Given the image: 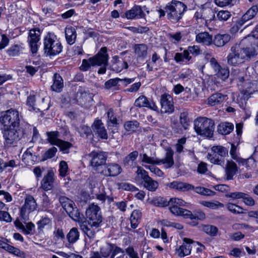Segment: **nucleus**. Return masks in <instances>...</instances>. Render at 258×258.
<instances>
[{
    "instance_id": "f257e3e1",
    "label": "nucleus",
    "mask_w": 258,
    "mask_h": 258,
    "mask_svg": "<svg viewBox=\"0 0 258 258\" xmlns=\"http://www.w3.org/2000/svg\"><path fill=\"white\" fill-rule=\"evenodd\" d=\"M252 33L231 47L227 57L229 65L238 66L258 54V24Z\"/></svg>"
},
{
    "instance_id": "f03ea898",
    "label": "nucleus",
    "mask_w": 258,
    "mask_h": 258,
    "mask_svg": "<svg viewBox=\"0 0 258 258\" xmlns=\"http://www.w3.org/2000/svg\"><path fill=\"white\" fill-rule=\"evenodd\" d=\"M21 117L19 112L13 108L1 114L0 123L3 126V137L7 146L15 145L22 137L28 135V132L20 126Z\"/></svg>"
},
{
    "instance_id": "7ed1b4c3",
    "label": "nucleus",
    "mask_w": 258,
    "mask_h": 258,
    "mask_svg": "<svg viewBox=\"0 0 258 258\" xmlns=\"http://www.w3.org/2000/svg\"><path fill=\"white\" fill-rule=\"evenodd\" d=\"M44 52L47 56H55L59 54L62 50V46L53 33L48 32L43 40Z\"/></svg>"
},
{
    "instance_id": "20e7f679",
    "label": "nucleus",
    "mask_w": 258,
    "mask_h": 258,
    "mask_svg": "<svg viewBox=\"0 0 258 258\" xmlns=\"http://www.w3.org/2000/svg\"><path fill=\"white\" fill-rule=\"evenodd\" d=\"M186 6L182 2L172 0L165 7L167 18L173 23L178 22L182 17Z\"/></svg>"
},
{
    "instance_id": "39448f33",
    "label": "nucleus",
    "mask_w": 258,
    "mask_h": 258,
    "mask_svg": "<svg viewBox=\"0 0 258 258\" xmlns=\"http://www.w3.org/2000/svg\"><path fill=\"white\" fill-rule=\"evenodd\" d=\"M194 128L196 133L201 136L212 137L215 128V123L211 119L200 117L194 122Z\"/></svg>"
},
{
    "instance_id": "423d86ee",
    "label": "nucleus",
    "mask_w": 258,
    "mask_h": 258,
    "mask_svg": "<svg viewBox=\"0 0 258 258\" xmlns=\"http://www.w3.org/2000/svg\"><path fill=\"white\" fill-rule=\"evenodd\" d=\"M164 158L159 159L153 157H149L146 153L140 154L141 161L143 163L152 165L165 164L166 168L171 167L174 163L173 160L174 152L171 148H168L166 150Z\"/></svg>"
},
{
    "instance_id": "0eeeda50",
    "label": "nucleus",
    "mask_w": 258,
    "mask_h": 258,
    "mask_svg": "<svg viewBox=\"0 0 258 258\" xmlns=\"http://www.w3.org/2000/svg\"><path fill=\"white\" fill-rule=\"evenodd\" d=\"M170 187L182 191L194 189L198 194L208 196H213L215 193L214 191L203 187L198 186L195 188L191 184L185 182L173 181L170 183Z\"/></svg>"
},
{
    "instance_id": "6e6552de",
    "label": "nucleus",
    "mask_w": 258,
    "mask_h": 258,
    "mask_svg": "<svg viewBox=\"0 0 258 258\" xmlns=\"http://www.w3.org/2000/svg\"><path fill=\"white\" fill-rule=\"evenodd\" d=\"M58 199L62 207L70 218L74 221L81 219V214L72 200L65 196H60Z\"/></svg>"
},
{
    "instance_id": "1a4fd4ad",
    "label": "nucleus",
    "mask_w": 258,
    "mask_h": 258,
    "mask_svg": "<svg viewBox=\"0 0 258 258\" xmlns=\"http://www.w3.org/2000/svg\"><path fill=\"white\" fill-rule=\"evenodd\" d=\"M87 221L95 223V225L101 226L103 217L100 207L94 204L90 205L86 211Z\"/></svg>"
},
{
    "instance_id": "9d476101",
    "label": "nucleus",
    "mask_w": 258,
    "mask_h": 258,
    "mask_svg": "<svg viewBox=\"0 0 258 258\" xmlns=\"http://www.w3.org/2000/svg\"><path fill=\"white\" fill-rule=\"evenodd\" d=\"M169 210L170 212L176 216H188L190 215L189 210L181 208L179 207L184 206L186 203L181 199L178 198H170L168 201Z\"/></svg>"
},
{
    "instance_id": "9b49d317",
    "label": "nucleus",
    "mask_w": 258,
    "mask_h": 258,
    "mask_svg": "<svg viewBox=\"0 0 258 258\" xmlns=\"http://www.w3.org/2000/svg\"><path fill=\"white\" fill-rule=\"evenodd\" d=\"M194 18L198 23H203V21H204L207 23L208 21L211 22L214 20L215 12L211 8L204 5L196 12Z\"/></svg>"
},
{
    "instance_id": "f8f14e48",
    "label": "nucleus",
    "mask_w": 258,
    "mask_h": 258,
    "mask_svg": "<svg viewBox=\"0 0 258 258\" xmlns=\"http://www.w3.org/2000/svg\"><path fill=\"white\" fill-rule=\"evenodd\" d=\"M105 52V47H102L99 52L94 56L90 57L88 59H83L82 65L80 67V70L82 71H87L91 66H95L96 64H100L99 62L104 63L106 62V58L104 56H99L101 53Z\"/></svg>"
},
{
    "instance_id": "ddd939ff",
    "label": "nucleus",
    "mask_w": 258,
    "mask_h": 258,
    "mask_svg": "<svg viewBox=\"0 0 258 258\" xmlns=\"http://www.w3.org/2000/svg\"><path fill=\"white\" fill-rule=\"evenodd\" d=\"M83 215H81V219L77 221L80 229L83 233L86 235L90 239L93 238L95 237L96 233L98 231V228L101 226L99 225H95V223L87 221H82Z\"/></svg>"
},
{
    "instance_id": "4468645a",
    "label": "nucleus",
    "mask_w": 258,
    "mask_h": 258,
    "mask_svg": "<svg viewBox=\"0 0 258 258\" xmlns=\"http://www.w3.org/2000/svg\"><path fill=\"white\" fill-rule=\"evenodd\" d=\"M41 33L40 29L37 28L31 29L29 31L27 42L33 54L36 53L38 51Z\"/></svg>"
},
{
    "instance_id": "2eb2a0df",
    "label": "nucleus",
    "mask_w": 258,
    "mask_h": 258,
    "mask_svg": "<svg viewBox=\"0 0 258 258\" xmlns=\"http://www.w3.org/2000/svg\"><path fill=\"white\" fill-rule=\"evenodd\" d=\"M123 250L113 244L106 243L100 248V253L102 256L106 258H114L119 253H123Z\"/></svg>"
},
{
    "instance_id": "dca6fc26",
    "label": "nucleus",
    "mask_w": 258,
    "mask_h": 258,
    "mask_svg": "<svg viewBox=\"0 0 258 258\" xmlns=\"http://www.w3.org/2000/svg\"><path fill=\"white\" fill-rule=\"evenodd\" d=\"M37 204L33 196L28 195L25 200V204L21 209V216L24 218L26 214H29L37 209Z\"/></svg>"
},
{
    "instance_id": "f3484780",
    "label": "nucleus",
    "mask_w": 258,
    "mask_h": 258,
    "mask_svg": "<svg viewBox=\"0 0 258 258\" xmlns=\"http://www.w3.org/2000/svg\"><path fill=\"white\" fill-rule=\"evenodd\" d=\"M161 111L163 113H171L174 111L173 99L168 94L161 95L160 98Z\"/></svg>"
},
{
    "instance_id": "a211bd4d",
    "label": "nucleus",
    "mask_w": 258,
    "mask_h": 258,
    "mask_svg": "<svg viewBox=\"0 0 258 258\" xmlns=\"http://www.w3.org/2000/svg\"><path fill=\"white\" fill-rule=\"evenodd\" d=\"M91 158L90 165L95 169L105 164L106 156L102 152L92 151L89 155Z\"/></svg>"
},
{
    "instance_id": "6ab92c4d",
    "label": "nucleus",
    "mask_w": 258,
    "mask_h": 258,
    "mask_svg": "<svg viewBox=\"0 0 258 258\" xmlns=\"http://www.w3.org/2000/svg\"><path fill=\"white\" fill-rule=\"evenodd\" d=\"M122 171L121 166L116 163H108L105 165L101 173L104 176L114 177L119 175Z\"/></svg>"
},
{
    "instance_id": "aec40b11",
    "label": "nucleus",
    "mask_w": 258,
    "mask_h": 258,
    "mask_svg": "<svg viewBox=\"0 0 258 258\" xmlns=\"http://www.w3.org/2000/svg\"><path fill=\"white\" fill-rule=\"evenodd\" d=\"M92 127L93 133L96 136L102 139H107L108 135L106 130L101 120H95Z\"/></svg>"
},
{
    "instance_id": "412c9836",
    "label": "nucleus",
    "mask_w": 258,
    "mask_h": 258,
    "mask_svg": "<svg viewBox=\"0 0 258 258\" xmlns=\"http://www.w3.org/2000/svg\"><path fill=\"white\" fill-rule=\"evenodd\" d=\"M194 242V241L192 239L184 238L182 244L176 249L178 256L180 257H184L189 255L191 250V244Z\"/></svg>"
},
{
    "instance_id": "4be33fe9",
    "label": "nucleus",
    "mask_w": 258,
    "mask_h": 258,
    "mask_svg": "<svg viewBox=\"0 0 258 258\" xmlns=\"http://www.w3.org/2000/svg\"><path fill=\"white\" fill-rule=\"evenodd\" d=\"M138 155L139 152L137 151L130 153L123 158L122 160L123 166L126 168L135 167L137 164L136 160Z\"/></svg>"
},
{
    "instance_id": "5701e85b",
    "label": "nucleus",
    "mask_w": 258,
    "mask_h": 258,
    "mask_svg": "<svg viewBox=\"0 0 258 258\" xmlns=\"http://www.w3.org/2000/svg\"><path fill=\"white\" fill-rule=\"evenodd\" d=\"M227 99V95L221 93H216L211 95L208 99V104L211 106L222 104Z\"/></svg>"
},
{
    "instance_id": "b1692460",
    "label": "nucleus",
    "mask_w": 258,
    "mask_h": 258,
    "mask_svg": "<svg viewBox=\"0 0 258 258\" xmlns=\"http://www.w3.org/2000/svg\"><path fill=\"white\" fill-rule=\"evenodd\" d=\"M108 116V128L109 131H111L113 134L118 132V123L116 117L114 115L112 109H109L107 112Z\"/></svg>"
},
{
    "instance_id": "393cba45",
    "label": "nucleus",
    "mask_w": 258,
    "mask_h": 258,
    "mask_svg": "<svg viewBox=\"0 0 258 258\" xmlns=\"http://www.w3.org/2000/svg\"><path fill=\"white\" fill-rule=\"evenodd\" d=\"M145 14L141 6H136L125 13L127 19H140L144 17Z\"/></svg>"
},
{
    "instance_id": "a878e982",
    "label": "nucleus",
    "mask_w": 258,
    "mask_h": 258,
    "mask_svg": "<svg viewBox=\"0 0 258 258\" xmlns=\"http://www.w3.org/2000/svg\"><path fill=\"white\" fill-rule=\"evenodd\" d=\"M54 174L52 172L49 171L45 175L41 182V187L45 191L52 189L53 186Z\"/></svg>"
},
{
    "instance_id": "bb28decb",
    "label": "nucleus",
    "mask_w": 258,
    "mask_h": 258,
    "mask_svg": "<svg viewBox=\"0 0 258 258\" xmlns=\"http://www.w3.org/2000/svg\"><path fill=\"white\" fill-rule=\"evenodd\" d=\"M243 83L242 92L245 96H247L252 94L257 90L258 84L256 81L251 82L244 81Z\"/></svg>"
},
{
    "instance_id": "cd10ccee",
    "label": "nucleus",
    "mask_w": 258,
    "mask_h": 258,
    "mask_svg": "<svg viewBox=\"0 0 258 258\" xmlns=\"http://www.w3.org/2000/svg\"><path fill=\"white\" fill-rule=\"evenodd\" d=\"M196 41L198 43L209 46L213 42L212 36L207 32H199L197 34Z\"/></svg>"
},
{
    "instance_id": "c85d7f7f",
    "label": "nucleus",
    "mask_w": 258,
    "mask_h": 258,
    "mask_svg": "<svg viewBox=\"0 0 258 258\" xmlns=\"http://www.w3.org/2000/svg\"><path fill=\"white\" fill-rule=\"evenodd\" d=\"M230 39L231 36L228 34H218L215 36L212 43L217 47H222L227 43Z\"/></svg>"
},
{
    "instance_id": "c756f323",
    "label": "nucleus",
    "mask_w": 258,
    "mask_h": 258,
    "mask_svg": "<svg viewBox=\"0 0 258 258\" xmlns=\"http://www.w3.org/2000/svg\"><path fill=\"white\" fill-rule=\"evenodd\" d=\"M53 84L51 86V90L56 92H60L63 87V81L62 77L55 73L53 76Z\"/></svg>"
},
{
    "instance_id": "7c9ffc66",
    "label": "nucleus",
    "mask_w": 258,
    "mask_h": 258,
    "mask_svg": "<svg viewBox=\"0 0 258 258\" xmlns=\"http://www.w3.org/2000/svg\"><path fill=\"white\" fill-rule=\"evenodd\" d=\"M237 171V167L236 164L232 161H228L225 168L226 175L227 176V179H232L233 176L236 174Z\"/></svg>"
},
{
    "instance_id": "2f4dec72",
    "label": "nucleus",
    "mask_w": 258,
    "mask_h": 258,
    "mask_svg": "<svg viewBox=\"0 0 258 258\" xmlns=\"http://www.w3.org/2000/svg\"><path fill=\"white\" fill-rule=\"evenodd\" d=\"M258 12L257 6L253 5L249 8L241 17V21L246 24L249 20L253 19Z\"/></svg>"
},
{
    "instance_id": "473e14b6",
    "label": "nucleus",
    "mask_w": 258,
    "mask_h": 258,
    "mask_svg": "<svg viewBox=\"0 0 258 258\" xmlns=\"http://www.w3.org/2000/svg\"><path fill=\"white\" fill-rule=\"evenodd\" d=\"M141 218L142 213L140 210H135L133 211L130 217L131 227L135 229L138 227L141 221Z\"/></svg>"
},
{
    "instance_id": "72a5a7b5",
    "label": "nucleus",
    "mask_w": 258,
    "mask_h": 258,
    "mask_svg": "<svg viewBox=\"0 0 258 258\" xmlns=\"http://www.w3.org/2000/svg\"><path fill=\"white\" fill-rule=\"evenodd\" d=\"M233 129V124L228 122H222L218 126V132L222 135L229 134Z\"/></svg>"
},
{
    "instance_id": "f704fd0d",
    "label": "nucleus",
    "mask_w": 258,
    "mask_h": 258,
    "mask_svg": "<svg viewBox=\"0 0 258 258\" xmlns=\"http://www.w3.org/2000/svg\"><path fill=\"white\" fill-rule=\"evenodd\" d=\"M66 40L70 45L73 44L76 39L77 34L76 30L72 27H67L65 30Z\"/></svg>"
},
{
    "instance_id": "c9c22d12",
    "label": "nucleus",
    "mask_w": 258,
    "mask_h": 258,
    "mask_svg": "<svg viewBox=\"0 0 258 258\" xmlns=\"http://www.w3.org/2000/svg\"><path fill=\"white\" fill-rule=\"evenodd\" d=\"M31 149V148L27 149L22 156L23 161L27 165L33 164L36 160L35 155L32 154Z\"/></svg>"
},
{
    "instance_id": "e433bc0d",
    "label": "nucleus",
    "mask_w": 258,
    "mask_h": 258,
    "mask_svg": "<svg viewBox=\"0 0 258 258\" xmlns=\"http://www.w3.org/2000/svg\"><path fill=\"white\" fill-rule=\"evenodd\" d=\"M135 52L138 57L144 58L147 54L148 47L145 44H137L134 46Z\"/></svg>"
},
{
    "instance_id": "4c0bfd02",
    "label": "nucleus",
    "mask_w": 258,
    "mask_h": 258,
    "mask_svg": "<svg viewBox=\"0 0 258 258\" xmlns=\"http://www.w3.org/2000/svg\"><path fill=\"white\" fill-rule=\"evenodd\" d=\"M143 186L150 191H155L158 188L159 184L158 182L153 179L151 177L143 182Z\"/></svg>"
},
{
    "instance_id": "58836bf2",
    "label": "nucleus",
    "mask_w": 258,
    "mask_h": 258,
    "mask_svg": "<svg viewBox=\"0 0 258 258\" xmlns=\"http://www.w3.org/2000/svg\"><path fill=\"white\" fill-rule=\"evenodd\" d=\"M80 233L77 228H72L67 235V239L69 243H74L79 238Z\"/></svg>"
},
{
    "instance_id": "ea45409f",
    "label": "nucleus",
    "mask_w": 258,
    "mask_h": 258,
    "mask_svg": "<svg viewBox=\"0 0 258 258\" xmlns=\"http://www.w3.org/2000/svg\"><path fill=\"white\" fill-rule=\"evenodd\" d=\"M47 140L51 145L57 146L58 143L61 140L58 138L59 133L58 131H53L47 132Z\"/></svg>"
},
{
    "instance_id": "a19ab883",
    "label": "nucleus",
    "mask_w": 258,
    "mask_h": 258,
    "mask_svg": "<svg viewBox=\"0 0 258 258\" xmlns=\"http://www.w3.org/2000/svg\"><path fill=\"white\" fill-rule=\"evenodd\" d=\"M38 229L40 230H42L44 228L49 229L51 227L52 225V222L50 219L46 217H43L37 223Z\"/></svg>"
},
{
    "instance_id": "79ce46f5",
    "label": "nucleus",
    "mask_w": 258,
    "mask_h": 258,
    "mask_svg": "<svg viewBox=\"0 0 258 258\" xmlns=\"http://www.w3.org/2000/svg\"><path fill=\"white\" fill-rule=\"evenodd\" d=\"M139 127V123L136 120L125 122L124 127L126 131L133 133L136 132Z\"/></svg>"
},
{
    "instance_id": "37998d69",
    "label": "nucleus",
    "mask_w": 258,
    "mask_h": 258,
    "mask_svg": "<svg viewBox=\"0 0 258 258\" xmlns=\"http://www.w3.org/2000/svg\"><path fill=\"white\" fill-rule=\"evenodd\" d=\"M215 73V75L222 80H225L229 76V69L227 67H221Z\"/></svg>"
},
{
    "instance_id": "c03bdc74",
    "label": "nucleus",
    "mask_w": 258,
    "mask_h": 258,
    "mask_svg": "<svg viewBox=\"0 0 258 258\" xmlns=\"http://www.w3.org/2000/svg\"><path fill=\"white\" fill-rule=\"evenodd\" d=\"M207 158L212 163L217 165H222L224 163L223 158L217 154L212 152L211 153H208Z\"/></svg>"
},
{
    "instance_id": "a18cd8bd",
    "label": "nucleus",
    "mask_w": 258,
    "mask_h": 258,
    "mask_svg": "<svg viewBox=\"0 0 258 258\" xmlns=\"http://www.w3.org/2000/svg\"><path fill=\"white\" fill-rule=\"evenodd\" d=\"M22 49L23 48L21 45L15 44L11 46L7 52L10 56H16L20 55Z\"/></svg>"
},
{
    "instance_id": "49530a36",
    "label": "nucleus",
    "mask_w": 258,
    "mask_h": 258,
    "mask_svg": "<svg viewBox=\"0 0 258 258\" xmlns=\"http://www.w3.org/2000/svg\"><path fill=\"white\" fill-rule=\"evenodd\" d=\"M211 152L217 154L223 158L228 154V150L226 148L221 146H215L211 148Z\"/></svg>"
},
{
    "instance_id": "de8ad7c7",
    "label": "nucleus",
    "mask_w": 258,
    "mask_h": 258,
    "mask_svg": "<svg viewBox=\"0 0 258 258\" xmlns=\"http://www.w3.org/2000/svg\"><path fill=\"white\" fill-rule=\"evenodd\" d=\"M231 75L234 77V79H237L238 83H243L244 78L243 76V71L239 69H233L232 70Z\"/></svg>"
},
{
    "instance_id": "09e8293b",
    "label": "nucleus",
    "mask_w": 258,
    "mask_h": 258,
    "mask_svg": "<svg viewBox=\"0 0 258 258\" xmlns=\"http://www.w3.org/2000/svg\"><path fill=\"white\" fill-rule=\"evenodd\" d=\"M6 250L20 257H25L26 254L19 248L14 247L10 244L6 247Z\"/></svg>"
},
{
    "instance_id": "8fccbe9b",
    "label": "nucleus",
    "mask_w": 258,
    "mask_h": 258,
    "mask_svg": "<svg viewBox=\"0 0 258 258\" xmlns=\"http://www.w3.org/2000/svg\"><path fill=\"white\" fill-rule=\"evenodd\" d=\"M99 56H104L106 58V62L102 63L101 61L99 62L100 64H96V66H101V67L98 70V73L99 74H104L105 73L106 69V67L108 65V55L107 53V48L105 47V52L104 53H101Z\"/></svg>"
},
{
    "instance_id": "3c124183",
    "label": "nucleus",
    "mask_w": 258,
    "mask_h": 258,
    "mask_svg": "<svg viewBox=\"0 0 258 258\" xmlns=\"http://www.w3.org/2000/svg\"><path fill=\"white\" fill-rule=\"evenodd\" d=\"M200 204L206 207L209 208L211 209L215 210L219 208H222L224 207V205L218 201L216 202H211L208 201H201Z\"/></svg>"
},
{
    "instance_id": "603ef678",
    "label": "nucleus",
    "mask_w": 258,
    "mask_h": 258,
    "mask_svg": "<svg viewBox=\"0 0 258 258\" xmlns=\"http://www.w3.org/2000/svg\"><path fill=\"white\" fill-rule=\"evenodd\" d=\"M39 96L38 95L30 94L27 97V105L33 110L37 109L36 106V101Z\"/></svg>"
},
{
    "instance_id": "864d4df0",
    "label": "nucleus",
    "mask_w": 258,
    "mask_h": 258,
    "mask_svg": "<svg viewBox=\"0 0 258 258\" xmlns=\"http://www.w3.org/2000/svg\"><path fill=\"white\" fill-rule=\"evenodd\" d=\"M189 212L190 213V215L188 216H184V218H189L191 220L198 219L200 220H204L206 218L205 214L200 210L196 211L195 214H192L190 211H189Z\"/></svg>"
},
{
    "instance_id": "5fc2aeb1",
    "label": "nucleus",
    "mask_w": 258,
    "mask_h": 258,
    "mask_svg": "<svg viewBox=\"0 0 258 258\" xmlns=\"http://www.w3.org/2000/svg\"><path fill=\"white\" fill-rule=\"evenodd\" d=\"M136 173L137 174V176L136 178V179L141 178L143 180V182L150 177L148 172L141 166L137 167Z\"/></svg>"
},
{
    "instance_id": "6e6d98bb",
    "label": "nucleus",
    "mask_w": 258,
    "mask_h": 258,
    "mask_svg": "<svg viewBox=\"0 0 258 258\" xmlns=\"http://www.w3.org/2000/svg\"><path fill=\"white\" fill-rule=\"evenodd\" d=\"M77 131L80 134L82 137L86 136L88 137L91 133V128L84 124L80 125L79 127L76 128Z\"/></svg>"
},
{
    "instance_id": "4d7b16f0",
    "label": "nucleus",
    "mask_w": 258,
    "mask_h": 258,
    "mask_svg": "<svg viewBox=\"0 0 258 258\" xmlns=\"http://www.w3.org/2000/svg\"><path fill=\"white\" fill-rule=\"evenodd\" d=\"M186 142V139L184 137L177 140V143L175 145V150L177 153L180 154L184 152V147Z\"/></svg>"
},
{
    "instance_id": "13d9d810",
    "label": "nucleus",
    "mask_w": 258,
    "mask_h": 258,
    "mask_svg": "<svg viewBox=\"0 0 258 258\" xmlns=\"http://www.w3.org/2000/svg\"><path fill=\"white\" fill-rule=\"evenodd\" d=\"M203 231L211 236H215L218 232V228L213 225H205L203 228Z\"/></svg>"
},
{
    "instance_id": "bf43d9fd",
    "label": "nucleus",
    "mask_w": 258,
    "mask_h": 258,
    "mask_svg": "<svg viewBox=\"0 0 258 258\" xmlns=\"http://www.w3.org/2000/svg\"><path fill=\"white\" fill-rule=\"evenodd\" d=\"M57 146L59 148L60 151L66 153H68V150L72 147V144L69 142L61 140L58 143Z\"/></svg>"
},
{
    "instance_id": "052dcab7",
    "label": "nucleus",
    "mask_w": 258,
    "mask_h": 258,
    "mask_svg": "<svg viewBox=\"0 0 258 258\" xmlns=\"http://www.w3.org/2000/svg\"><path fill=\"white\" fill-rule=\"evenodd\" d=\"M120 79L118 78H116L114 79H111L107 81H106L105 83V87L106 89L108 90H110L113 88L116 89V87L117 86L118 83L120 82Z\"/></svg>"
},
{
    "instance_id": "680f3d73",
    "label": "nucleus",
    "mask_w": 258,
    "mask_h": 258,
    "mask_svg": "<svg viewBox=\"0 0 258 258\" xmlns=\"http://www.w3.org/2000/svg\"><path fill=\"white\" fill-rule=\"evenodd\" d=\"M153 203L155 206L160 207H164L169 205L168 201L163 197H158L154 199Z\"/></svg>"
},
{
    "instance_id": "e2e57ef3",
    "label": "nucleus",
    "mask_w": 258,
    "mask_h": 258,
    "mask_svg": "<svg viewBox=\"0 0 258 258\" xmlns=\"http://www.w3.org/2000/svg\"><path fill=\"white\" fill-rule=\"evenodd\" d=\"M180 122L184 129H186L189 125V119L188 117V113L186 111L181 112L180 115Z\"/></svg>"
},
{
    "instance_id": "0e129e2a",
    "label": "nucleus",
    "mask_w": 258,
    "mask_h": 258,
    "mask_svg": "<svg viewBox=\"0 0 258 258\" xmlns=\"http://www.w3.org/2000/svg\"><path fill=\"white\" fill-rule=\"evenodd\" d=\"M57 151L56 148L53 147L47 150L42 155L43 160H46L53 157Z\"/></svg>"
},
{
    "instance_id": "69168bd1",
    "label": "nucleus",
    "mask_w": 258,
    "mask_h": 258,
    "mask_svg": "<svg viewBox=\"0 0 258 258\" xmlns=\"http://www.w3.org/2000/svg\"><path fill=\"white\" fill-rule=\"evenodd\" d=\"M227 209L234 214H241L243 213V209L235 204L232 203H228L227 205Z\"/></svg>"
},
{
    "instance_id": "338daca9",
    "label": "nucleus",
    "mask_w": 258,
    "mask_h": 258,
    "mask_svg": "<svg viewBox=\"0 0 258 258\" xmlns=\"http://www.w3.org/2000/svg\"><path fill=\"white\" fill-rule=\"evenodd\" d=\"M148 102V99L146 96H140L136 100L135 105L139 107H146Z\"/></svg>"
},
{
    "instance_id": "774afa93",
    "label": "nucleus",
    "mask_w": 258,
    "mask_h": 258,
    "mask_svg": "<svg viewBox=\"0 0 258 258\" xmlns=\"http://www.w3.org/2000/svg\"><path fill=\"white\" fill-rule=\"evenodd\" d=\"M198 245L200 246L197 248L196 256L197 258H205L206 254L204 252L205 247L199 242H196Z\"/></svg>"
}]
</instances>
